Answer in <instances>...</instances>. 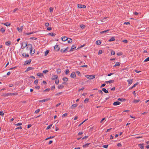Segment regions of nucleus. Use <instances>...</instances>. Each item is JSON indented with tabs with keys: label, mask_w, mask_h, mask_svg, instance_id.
Here are the masks:
<instances>
[{
	"label": "nucleus",
	"mask_w": 149,
	"mask_h": 149,
	"mask_svg": "<svg viewBox=\"0 0 149 149\" xmlns=\"http://www.w3.org/2000/svg\"><path fill=\"white\" fill-rule=\"evenodd\" d=\"M31 61H32L31 59H29V60L25 61L24 63V65H26V64H30Z\"/></svg>",
	"instance_id": "nucleus-1"
},
{
	"label": "nucleus",
	"mask_w": 149,
	"mask_h": 149,
	"mask_svg": "<svg viewBox=\"0 0 149 149\" xmlns=\"http://www.w3.org/2000/svg\"><path fill=\"white\" fill-rule=\"evenodd\" d=\"M77 7L79 8H86V6L84 5L81 4H78L77 5Z\"/></svg>",
	"instance_id": "nucleus-2"
},
{
	"label": "nucleus",
	"mask_w": 149,
	"mask_h": 149,
	"mask_svg": "<svg viewBox=\"0 0 149 149\" xmlns=\"http://www.w3.org/2000/svg\"><path fill=\"white\" fill-rule=\"evenodd\" d=\"M54 48L55 50L57 51H58L60 49V48L57 45H56L54 47Z\"/></svg>",
	"instance_id": "nucleus-3"
},
{
	"label": "nucleus",
	"mask_w": 149,
	"mask_h": 149,
	"mask_svg": "<svg viewBox=\"0 0 149 149\" xmlns=\"http://www.w3.org/2000/svg\"><path fill=\"white\" fill-rule=\"evenodd\" d=\"M70 77L72 78H74L76 77V74L74 72H72L70 75Z\"/></svg>",
	"instance_id": "nucleus-4"
},
{
	"label": "nucleus",
	"mask_w": 149,
	"mask_h": 149,
	"mask_svg": "<svg viewBox=\"0 0 149 149\" xmlns=\"http://www.w3.org/2000/svg\"><path fill=\"white\" fill-rule=\"evenodd\" d=\"M133 79H128V80H127V81L128 83V84H129L130 85L133 82Z\"/></svg>",
	"instance_id": "nucleus-5"
},
{
	"label": "nucleus",
	"mask_w": 149,
	"mask_h": 149,
	"mask_svg": "<svg viewBox=\"0 0 149 149\" xmlns=\"http://www.w3.org/2000/svg\"><path fill=\"white\" fill-rule=\"evenodd\" d=\"M28 46H29L30 47V53L31 54L32 53V51L33 50L32 47V45L31 44H29L28 45Z\"/></svg>",
	"instance_id": "nucleus-6"
},
{
	"label": "nucleus",
	"mask_w": 149,
	"mask_h": 149,
	"mask_svg": "<svg viewBox=\"0 0 149 149\" xmlns=\"http://www.w3.org/2000/svg\"><path fill=\"white\" fill-rule=\"evenodd\" d=\"M120 104V102L118 101H116L114 102L113 103V105L114 106H116Z\"/></svg>",
	"instance_id": "nucleus-7"
},
{
	"label": "nucleus",
	"mask_w": 149,
	"mask_h": 149,
	"mask_svg": "<svg viewBox=\"0 0 149 149\" xmlns=\"http://www.w3.org/2000/svg\"><path fill=\"white\" fill-rule=\"evenodd\" d=\"M114 80H110L108 81H106L105 82L107 84L108 83H109V84L111 83H113L114 82Z\"/></svg>",
	"instance_id": "nucleus-8"
},
{
	"label": "nucleus",
	"mask_w": 149,
	"mask_h": 149,
	"mask_svg": "<svg viewBox=\"0 0 149 149\" xmlns=\"http://www.w3.org/2000/svg\"><path fill=\"white\" fill-rule=\"evenodd\" d=\"M33 68L31 67H29L27 68L26 70L25 71V72H27V71H28L31 70H33Z\"/></svg>",
	"instance_id": "nucleus-9"
},
{
	"label": "nucleus",
	"mask_w": 149,
	"mask_h": 149,
	"mask_svg": "<svg viewBox=\"0 0 149 149\" xmlns=\"http://www.w3.org/2000/svg\"><path fill=\"white\" fill-rule=\"evenodd\" d=\"M58 78V76L57 75H54L52 77V80H54Z\"/></svg>",
	"instance_id": "nucleus-10"
},
{
	"label": "nucleus",
	"mask_w": 149,
	"mask_h": 149,
	"mask_svg": "<svg viewBox=\"0 0 149 149\" xmlns=\"http://www.w3.org/2000/svg\"><path fill=\"white\" fill-rule=\"evenodd\" d=\"M139 84L138 82H137L134 84L132 87L130 88V89H131L135 87L137 85Z\"/></svg>",
	"instance_id": "nucleus-11"
},
{
	"label": "nucleus",
	"mask_w": 149,
	"mask_h": 149,
	"mask_svg": "<svg viewBox=\"0 0 149 149\" xmlns=\"http://www.w3.org/2000/svg\"><path fill=\"white\" fill-rule=\"evenodd\" d=\"M144 144L142 143L141 144H139L138 145V146L141 149H143L144 148Z\"/></svg>",
	"instance_id": "nucleus-12"
},
{
	"label": "nucleus",
	"mask_w": 149,
	"mask_h": 149,
	"mask_svg": "<svg viewBox=\"0 0 149 149\" xmlns=\"http://www.w3.org/2000/svg\"><path fill=\"white\" fill-rule=\"evenodd\" d=\"M95 75H89V79H93L95 77Z\"/></svg>",
	"instance_id": "nucleus-13"
},
{
	"label": "nucleus",
	"mask_w": 149,
	"mask_h": 149,
	"mask_svg": "<svg viewBox=\"0 0 149 149\" xmlns=\"http://www.w3.org/2000/svg\"><path fill=\"white\" fill-rule=\"evenodd\" d=\"M1 24H4L5 25L7 26H10V24L8 22H6L5 23H2Z\"/></svg>",
	"instance_id": "nucleus-14"
},
{
	"label": "nucleus",
	"mask_w": 149,
	"mask_h": 149,
	"mask_svg": "<svg viewBox=\"0 0 149 149\" xmlns=\"http://www.w3.org/2000/svg\"><path fill=\"white\" fill-rule=\"evenodd\" d=\"M77 104H73L72 106L70 108L72 109H73L74 108L77 107Z\"/></svg>",
	"instance_id": "nucleus-15"
},
{
	"label": "nucleus",
	"mask_w": 149,
	"mask_h": 149,
	"mask_svg": "<svg viewBox=\"0 0 149 149\" xmlns=\"http://www.w3.org/2000/svg\"><path fill=\"white\" fill-rule=\"evenodd\" d=\"M67 42L68 43H71L72 42V40L70 38H68V39L67 40Z\"/></svg>",
	"instance_id": "nucleus-16"
},
{
	"label": "nucleus",
	"mask_w": 149,
	"mask_h": 149,
	"mask_svg": "<svg viewBox=\"0 0 149 149\" xmlns=\"http://www.w3.org/2000/svg\"><path fill=\"white\" fill-rule=\"evenodd\" d=\"M120 63L119 62H116L115 64L114 65V67H116L117 66H119L120 65Z\"/></svg>",
	"instance_id": "nucleus-17"
},
{
	"label": "nucleus",
	"mask_w": 149,
	"mask_h": 149,
	"mask_svg": "<svg viewBox=\"0 0 149 149\" xmlns=\"http://www.w3.org/2000/svg\"><path fill=\"white\" fill-rule=\"evenodd\" d=\"M68 38L67 37L64 36L62 38V40L63 41H65L67 40Z\"/></svg>",
	"instance_id": "nucleus-18"
},
{
	"label": "nucleus",
	"mask_w": 149,
	"mask_h": 149,
	"mask_svg": "<svg viewBox=\"0 0 149 149\" xmlns=\"http://www.w3.org/2000/svg\"><path fill=\"white\" fill-rule=\"evenodd\" d=\"M102 90L105 93H109L108 91L105 88H102Z\"/></svg>",
	"instance_id": "nucleus-19"
},
{
	"label": "nucleus",
	"mask_w": 149,
	"mask_h": 149,
	"mask_svg": "<svg viewBox=\"0 0 149 149\" xmlns=\"http://www.w3.org/2000/svg\"><path fill=\"white\" fill-rule=\"evenodd\" d=\"M35 33V32H34L33 31L30 32V33H25V35H29L33 34V33Z\"/></svg>",
	"instance_id": "nucleus-20"
},
{
	"label": "nucleus",
	"mask_w": 149,
	"mask_h": 149,
	"mask_svg": "<svg viewBox=\"0 0 149 149\" xmlns=\"http://www.w3.org/2000/svg\"><path fill=\"white\" fill-rule=\"evenodd\" d=\"M90 144V143H87L84 145H83V147L85 148L88 146V145Z\"/></svg>",
	"instance_id": "nucleus-21"
},
{
	"label": "nucleus",
	"mask_w": 149,
	"mask_h": 149,
	"mask_svg": "<svg viewBox=\"0 0 149 149\" xmlns=\"http://www.w3.org/2000/svg\"><path fill=\"white\" fill-rule=\"evenodd\" d=\"M115 40V39L114 37H112L109 40V42L113 41Z\"/></svg>",
	"instance_id": "nucleus-22"
},
{
	"label": "nucleus",
	"mask_w": 149,
	"mask_h": 149,
	"mask_svg": "<svg viewBox=\"0 0 149 149\" xmlns=\"http://www.w3.org/2000/svg\"><path fill=\"white\" fill-rule=\"evenodd\" d=\"M22 55L23 56H24V57H28L29 56V55L28 54H26V53H23Z\"/></svg>",
	"instance_id": "nucleus-23"
},
{
	"label": "nucleus",
	"mask_w": 149,
	"mask_h": 149,
	"mask_svg": "<svg viewBox=\"0 0 149 149\" xmlns=\"http://www.w3.org/2000/svg\"><path fill=\"white\" fill-rule=\"evenodd\" d=\"M23 44L24 45V46L23 47V48H22L24 49V48L27 45V43L26 42H24L23 43Z\"/></svg>",
	"instance_id": "nucleus-24"
},
{
	"label": "nucleus",
	"mask_w": 149,
	"mask_h": 149,
	"mask_svg": "<svg viewBox=\"0 0 149 149\" xmlns=\"http://www.w3.org/2000/svg\"><path fill=\"white\" fill-rule=\"evenodd\" d=\"M96 44L97 45H100L101 43L100 40H98L96 42Z\"/></svg>",
	"instance_id": "nucleus-25"
},
{
	"label": "nucleus",
	"mask_w": 149,
	"mask_h": 149,
	"mask_svg": "<svg viewBox=\"0 0 149 149\" xmlns=\"http://www.w3.org/2000/svg\"><path fill=\"white\" fill-rule=\"evenodd\" d=\"M5 44L6 45L8 46H10L11 44L10 42L9 41L6 42Z\"/></svg>",
	"instance_id": "nucleus-26"
},
{
	"label": "nucleus",
	"mask_w": 149,
	"mask_h": 149,
	"mask_svg": "<svg viewBox=\"0 0 149 149\" xmlns=\"http://www.w3.org/2000/svg\"><path fill=\"white\" fill-rule=\"evenodd\" d=\"M76 47L74 45H73L72 46L71 48V49H70V51H71V50H73V49H75L76 48Z\"/></svg>",
	"instance_id": "nucleus-27"
},
{
	"label": "nucleus",
	"mask_w": 149,
	"mask_h": 149,
	"mask_svg": "<svg viewBox=\"0 0 149 149\" xmlns=\"http://www.w3.org/2000/svg\"><path fill=\"white\" fill-rule=\"evenodd\" d=\"M52 124H50L46 128V130H49L50 129V128L52 126Z\"/></svg>",
	"instance_id": "nucleus-28"
},
{
	"label": "nucleus",
	"mask_w": 149,
	"mask_h": 149,
	"mask_svg": "<svg viewBox=\"0 0 149 149\" xmlns=\"http://www.w3.org/2000/svg\"><path fill=\"white\" fill-rule=\"evenodd\" d=\"M0 31L2 33H3L5 31V30L3 27H2Z\"/></svg>",
	"instance_id": "nucleus-29"
},
{
	"label": "nucleus",
	"mask_w": 149,
	"mask_h": 149,
	"mask_svg": "<svg viewBox=\"0 0 149 149\" xmlns=\"http://www.w3.org/2000/svg\"><path fill=\"white\" fill-rule=\"evenodd\" d=\"M64 87V86L62 85L58 86V88L59 89H61Z\"/></svg>",
	"instance_id": "nucleus-30"
},
{
	"label": "nucleus",
	"mask_w": 149,
	"mask_h": 149,
	"mask_svg": "<svg viewBox=\"0 0 149 149\" xmlns=\"http://www.w3.org/2000/svg\"><path fill=\"white\" fill-rule=\"evenodd\" d=\"M109 30H105L104 31H101L100 32V33L101 34H102L103 33H107L108 32Z\"/></svg>",
	"instance_id": "nucleus-31"
},
{
	"label": "nucleus",
	"mask_w": 149,
	"mask_h": 149,
	"mask_svg": "<svg viewBox=\"0 0 149 149\" xmlns=\"http://www.w3.org/2000/svg\"><path fill=\"white\" fill-rule=\"evenodd\" d=\"M62 79L64 81H68V79L67 77H64Z\"/></svg>",
	"instance_id": "nucleus-32"
},
{
	"label": "nucleus",
	"mask_w": 149,
	"mask_h": 149,
	"mask_svg": "<svg viewBox=\"0 0 149 149\" xmlns=\"http://www.w3.org/2000/svg\"><path fill=\"white\" fill-rule=\"evenodd\" d=\"M140 101V100H134L133 102L135 103H137Z\"/></svg>",
	"instance_id": "nucleus-33"
},
{
	"label": "nucleus",
	"mask_w": 149,
	"mask_h": 149,
	"mask_svg": "<svg viewBox=\"0 0 149 149\" xmlns=\"http://www.w3.org/2000/svg\"><path fill=\"white\" fill-rule=\"evenodd\" d=\"M49 34L51 36H55L56 35L54 33H49Z\"/></svg>",
	"instance_id": "nucleus-34"
},
{
	"label": "nucleus",
	"mask_w": 149,
	"mask_h": 149,
	"mask_svg": "<svg viewBox=\"0 0 149 149\" xmlns=\"http://www.w3.org/2000/svg\"><path fill=\"white\" fill-rule=\"evenodd\" d=\"M61 72V70L60 69H58L57 70V72L58 74H60Z\"/></svg>",
	"instance_id": "nucleus-35"
},
{
	"label": "nucleus",
	"mask_w": 149,
	"mask_h": 149,
	"mask_svg": "<svg viewBox=\"0 0 149 149\" xmlns=\"http://www.w3.org/2000/svg\"><path fill=\"white\" fill-rule=\"evenodd\" d=\"M17 29L19 32H22V28H20L18 27L17 28Z\"/></svg>",
	"instance_id": "nucleus-36"
},
{
	"label": "nucleus",
	"mask_w": 149,
	"mask_h": 149,
	"mask_svg": "<svg viewBox=\"0 0 149 149\" xmlns=\"http://www.w3.org/2000/svg\"><path fill=\"white\" fill-rule=\"evenodd\" d=\"M37 75L39 77H41L43 76V74L41 73H38L37 74Z\"/></svg>",
	"instance_id": "nucleus-37"
},
{
	"label": "nucleus",
	"mask_w": 149,
	"mask_h": 149,
	"mask_svg": "<svg viewBox=\"0 0 149 149\" xmlns=\"http://www.w3.org/2000/svg\"><path fill=\"white\" fill-rule=\"evenodd\" d=\"M70 72V71L68 69H67L66 71H65V73L66 74H68V73Z\"/></svg>",
	"instance_id": "nucleus-38"
},
{
	"label": "nucleus",
	"mask_w": 149,
	"mask_h": 149,
	"mask_svg": "<svg viewBox=\"0 0 149 149\" xmlns=\"http://www.w3.org/2000/svg\"><path fill=\"white\" fill-rule=\"evenodd\" d=\"M49 52V51L48 50H46L45 53V56H47V54H48Z\"/></svg>",
	"instance_id": "nucleus-39"
},
{
	"label": "nucleus",
	"mask_w": 149,
	"mask_h": 149,
	"mask_svg": "<svg viewBox=\"0 0 149 149\" xmlns=\"http://www.w3.org/2000/svg\"><path fill=\"white\" fill-rule=\"evenodd\" d=\"M12 95V93H6V94H5V96H7V97H8L9 95Z\"/></svg>",
	"instance_id": "nucleus-40"
},
{
	"label": "nucleus",
	"mask_w": 149,
	"mask_h": 149,
	"mask_svg": "<svg viewBox=\"0 0 149 149\" xmlns=\"http://www.w3.org/2000/svg\"><path fill=\"white\" fill-rule=\"evenodd\" d=\"M78 76H80V75H81V74H80V72L78 71H77L76 72H75Z\"/></svg>",
	"instance_id": "nucleus-41"
},
{
	"label": "nucleus",
	"mask_w": 149,
	"mask_h": 149,
	"mask_svg": "<svg viewBox=\"0 0 149 149\" xmlns=\"http://www.w3.org/2000/svg\"><path fill=\"white\" fill-rule=\"evenodd\" d=\"M122 42L125 43L128 42V40H122Z\"/></svg>",
	"instance_id": "nucleus-42"
},
{
	"label": "nucleus",
	"mask_w": 149,
	"mask_h": 149,
	"mask_svg": "<svg viewBox=\"0 0 149 149\" xmlns=\"http://www.w3.org/2000/svg\"><path fill=\"white\" fill-rule=\"evenodd\" d=\"M22 123H18L15 124V125L16 126H20L22 125Z\"/></svg>",
	"instance_id": "nucleus-43"
},
{
	"label": "nucleus",
	"mask_w": 149,
	"mask_h": 149,
	"mask_svg": "<svg viewBox=\"0 0 149 149\" xmlns=\"http://www.w3.org/2000/svg\"><path fill=\"white\" fill-rule=\"evenodd\" d=\"M89 100V99L88 98H87L85 99L84 100V102L85 103H86L87 102H88Z\"/></svg>",
	"instance_id": "nucleus-44"
},
{
	"label": "nucleus",
	"mask_w": 149,
	"mask_h": 149,
	"mask_svg": "<svg viewBox=\"0 0 149 149\" xmlns=\"http://www.w3.org/2000/svg\"><path fill=\"white\" fill-rule=\"evenodd\" d=\"M80 26L82 29H84L85 27V26L83 24L81 25Z\"/></svg>",
	"instance_id": "nucleus-45"
},
{
	"label": "nucleus",
	"mask_w": 149,
	"mask_h": 149,
	"mask_svg": "<svg viewBox=\"0 0 149 149\" xmlns=\"http://www.w3.org/2000/svg\"><path fill=\"white\" fill-rule=\"evenodd\" d=\"M40 109H38L37 110H36L35 112V113H38L40 111Z\"/></svg>",
	"instance_id": "nucleus-46"
},
{
	"label": "nucleus",
	"mask_w": 149,
	"mask_h": 149,
	"mask_svg": "<svg viewBox=\"0 0 149 149\" xmlns=\"http://www.w3.org/2000/svg\"><path fill=\"white\" fill-rule=\"evenodd\" d=\"M62 93V92H60L59 93H57L55 94V95L58 96L60 94H61Z\"/></svg>",
	"instance_id": "nucleus-47"
},
{
	"label": "nucleus",
	"mask_w": 149,
	"mask_h": 149,
	"mask_svg": "<svg viewBox=\"0 0 149 149\" xmlns=\"http://www.w3.org/2000/svg\"><path fill=\"white\" fill-rule=\"evenodd\" d=\"M55 136H50L49 137H48V138H46L45 140H47L48 139H52V138H53Z\"/></svg>",
	"instance_id": "nucleus-48"
},
{
	"label": "nucleus",
	"mask_w": 149,
	"mask_h": 149,
	"mask_svg": "<svg viewBox=\"0 0 149 149\" xmlns=\"http://www.w3.org/2000/svg\"><path fill=\"white\" fill-rule=\"evenodd\" d=\"M49 10H50V12L51 13L53 11V8H52V7H50L49 8Z\"/></svg>",
	"instance_id": "nucleus-49"
},
{
	"label": "nucleus",
	"mask_w": 149,
	"mask_h": 149,
	"mask_svg": "<svg viewBox=\"0 0 149 149\" xmlns=\"http://www.w3.org/2000/svg\"><path fill=\"white\" fill-rule=\"evenodd\" d=\"M48 72V70H45L43 71V73H46Z\"/></svg>",
	"instance_id": "nucleus-50"
},
{
	"label": "nucleus",
	"mask_w": 149,
	"mask_h": 149,
	"mask_svg": "<svg viewBox=\"0 0 149 149\" xmlns=\"http://www.w3.org/2000/svg\"><path fill=\"white\" fill-rule=\"evenodd\" d=\"M115 52L114 51H112L111 52V55H114L115 54Z\"/></svg>",
	"instance_id": "nucleus-51"
},
{
	"label": "nucleus",
	"mask_w": 149,
	"mask_h": 149,
	"mask_svg": "<svg viewBox=\"0 0 149 149\" xmlns=\"http://www.w3.org/2000/svg\"><path fill=\"white\" fill-rule=\"evenodd\" d=\"M117 55L118 56H121L122 55V53L121 52H118L117 53Z\"/></svg>",
	"instance_id": "nucleus-52"
},
{
	"label": "nucleus",
	"mask_w": 149,
	"mask_h": 149,
	"mask_svg": "<svg viewBox=\"0 0 149 149\" xmlns=\"http://www.w3.org/2000/svg\"><path fill=\"white\" fill-rule=\"evenodd\" d=\"M108 147V145H104L102 147L103 148H107Z\"/></svg>",
	"instance_id": "nucleus-53"
},
{
	"label": "nucleus",
	"mask_w": 149,
	"mask_h": 149,
	"mask_svg": "<svg viewBox=\"0 0 149 149\" xmlns=\"http://www.w3.org/2000/svg\"><path fill=\"white\" fill-rule=\"evenodd\" d=\"M149 61V57L147 58L146 59L144 60V62H147Z\"/></svg>",
	"instance_id": "nucleus-54"
},
{
	"label": "nucleus",
	"mask_w": 149,
	"mask_h": 149,
	"mask_svg": "<svg viewBox=\"0 0 149 149\" xmlns=\"http://www.w3.org/2000/svg\"><path fill=\"white\" fill-rule=\"evenodd\" d=\"M45 26H46L48 27L49 26V24L48 23H46L45 24Z\"/></svg>",
	"instance_id": "nucleus-55"
},
{
	"label": "nucleus",
	"mask_w": 149,
	"mask_h": 149,
	"mask_svg": "<svg viewBox=\"0 0 149 149\" xmlns=\"http://www.w3.org/2000/svg\"><path fill=\"white\" fill-rule=\"evenodd\" d=\"M38 83V80L37 79H36L34 81V83L35 84H37Z\"/></svg>",
	"instance_id": "nucleus-56"
},
{
	"label": "nucleus",
	"mask_w": 149,
	"mask_h": 149,
	"mask_svg": "<svg viewBox=\"0 0 149 149\" xmlns=\"http://www.w3.org/2000/svg\"><path fill=\"white\" fill-rule=\"evenodd\" d=\"M4 115V113L3 111H1L0 112V115L3 116Z\"/></svg>",
	"instance_id": "nucleus-57"
},
{
	"label": "nucleus",
	"mask_w": 149,
	"mask_h": 149,
	"mask_svg": "<svg viewBox=\"0 0 149 149\" xmlns=\"http://www.w3.org/2000/svg\"><path fill=\"white\" fill-rule=\"evenodd\" d=\"M67 115H68V114L67 113H64V114H63V115L62 116V117L63 118V117H64L65 116H67Z\"/></svg>",
	"instance_id": "nucleus-58"
},
{
	"label": "nucleus",
	"mask_w": 149,
	"mask_h": 149,
	"mask_svg": "<svg viewBox=\"0 0 149 149\" xmlns=\"http://www.w3.org/2000/svg\"><path fill=\"white\" fill-rule=\"evenodd\" d=\"M30 39L31 40H36L37 39V38H35V37H31L30 38Z\"/></svg>",
	"instance_id": "nucleus-59"
},
{
	"label": "nucleus",
	"mask_w": 149,
	"mask_h": 149,
	"mask_svg": "<svg viewBox=\"0 0 149 149\" xmlns=\"http://www.w3.org/2000/svg\"><path fill=\"white\" fill-rule=\"evenodd\" d=\"M98 92L99 93H100L101 94H102L103 93L102 91L101 90H99L98 91Z\"/></svg>",
	"instance_id": "nucleus-60"
},
{
	"label": "nucleus",
	"mask_w": 149,
	"mask_h": 149,
	"mask_svg": "<svg viewBox=\"0 0 149 149\" xmlns=\"http://www.w3.org/2000/svg\"><path fill=\"white\" fill-rule=\"evenodd\" d=\"M81 67L84 68V67H88V65H83L81 66Z\"/></svg>",
	"instance_id": "nucleus-61"
},
{
	"label": "nucleus",
	"mask_w": 149,
	"mask_h": 149,
	"mask_svg": "<svg viewBox=\"0 0 149 149\" xmlns=\"http://www.w3.org/2000/svg\"><path fill=\"white\" fill-rule=\"evenodd\" d=\"M50 90V88H47V89H46L44 91L46 92V91H49Z\"/></svg>",
	"instance_id": "nucleus-62"
},
{
	"label": "nucleus",
	"mask_w": 149,
	"mask_h": 149,
	"mask_svg": "<svg viewBox=\"0 0 149 149\" xmlns=\"http://www.w3.org/2000/svg\"><path fill=\"white\" fill-rule=\"evenodd\" d=\"M102 51L101 50H99V52H98V54H100L102 53Z\"/></svg>",
	"instance_id": "nucleus-63"
},
{
	"label": "nucleus",
	"mask_w": 149,
	"mask_h": 149,
	"mask_svg": "<svg viewBox=\"0 0 149 149\" xmlns=\"http://www.w3.org/2000/svg\"><path fill=\"white\" fill-rule=\"evenodd\" d=\"M59 80H56L55 81V83L56 84H58L59 83Z\"/></svg>",
	"instance_id": "nucleus-64"
}]
</instances>
